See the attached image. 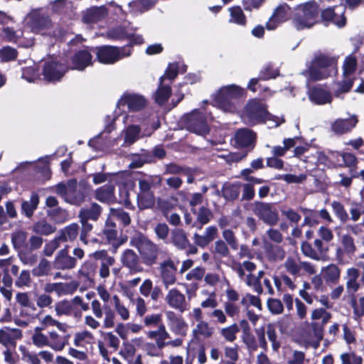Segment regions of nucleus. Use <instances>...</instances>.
<instances>
[{
  "label": "nucleus",
  "instance_id": "obj_1",
  "mask_svg": "<svg viewBox=\"0 0 364 364\" xmlns=\"http://www.w3.org/2000/svg\"><path fill=\"white\" fill-rule=\"evenodd\" d=\"M130 244L138 250L144 264L151 266L156 262L159 247L147 237L138 232L131 238Z\"/></svg>",
  "mask_w": 364,
  "mask_h": 364
},
{
  "label": "nucleus",
  "instance_id": "obj_2",
  "mask_svg": "<svg viewBox=\"0 0 364 364\" xmlns=\"http://www.w3.org/2000/svg\"><path fill=\"white\" fill-rule=\"evenodd\" d=\"M245 91L235 85L224 86L215 97V104L225 112H233L236 110V101L244 96Z\"/></svg>",
  "mask_w": 364,
  "mask_h": 364
},
{
  "label": "nucleus",
  "instance_id": "obj_3",
  "mask_svg": "<svg viewBox=\"0 0 364 364\" xmlns=\"http://www.w3.org/2000/svg\"><path fill=\"white\" fill-rule=\"evenodd\" d=\"M318 13V6L314 2L299 6L292 18L294 26L298 31L312 27L317 22Z\"/></svg>",
  "mask_w": 364,
  "mask_h": 364
},
{
  "label": "nucleus",
  "instance_id": "obj_4",
  "mask_svg": "<svg viewBox=\"0 0 364 364\" xmlns=\"http://www.w3.org/2000/svg\"><path fill=\"white\" fill-rule=\"evenodd\" d=\"M256 267V264L250 261L234 262L232 264V269L237 274L240 279L243 281L248 287H252L256 293L262 294L263 289L261 282L252 274Z\"/></svg>",
  "mask_w": 364,
  "mask_h": 364
},
{
  "label": "nucleus",
  "instance_id": "obj_5",
  "mask_svg": "<svg viewBox=\"0 0 364 364\" xmlns=\"http://www.w3.org/2000/svg\"><path fill=\"white\" fill-rule=\"evenodd\" d=\"M55 193L66 202L73 205H80L85 198V191L81 185H77L76 179L68 180L66 183H60L55 186Z\"/></svg>",
  "mask_w": 364,
  "mask_h": 364
},
{
  "label": "nucleus",
  "instance_id": "obj_6",
  "mask_svg": "<svg viewBox=\"0 0 364 364\" xmlns=\"http://www.w3.org/2000/svg\"><path fill=\"white\" fill-rule=\"evenodd\" d=\"M27 23L31 31L41 35H50L53 23L50 16L41 9L32 10L26 16Z\"/></svg>",
  "mask_w": 364,
  "mask_h": 364
},
{
  "label": "nucleus",
  "instance_id": "obj_7",
  "mask_svg": "<svg viewBox=\"0 0 364 364\" xmlns=\"http://www.w3.org/2000/svg\"><path fill=\"white\" fill-rule=\"evenodd\" d=\"M266 106L259 100H252L245 106L242 118L245 123L250 125H255L269 119Z\"/></svg>",
  "mask_w": 364,
  "mask_h": 364
},
{
  "label": "nucleus",
  "instance_id": "obj_8",
  "mask_svg": "<svg viewBox=\"0 0 364 364\" xmlns=\"http://www.w3.org/2000/svg\"><path fill=\"white\" fill-rule=\"evenodd\" d=\"M132 49L129 46L115 47L105 46L97 48L98 60L105 64H113L117 61L130 56Z\"/></svg>",
  "mask_w": 364,
  "mask_h": 364
},
{
  "label": "nucleus",
  "instance_id": "obj_9",
  "mask_svg": "<svg viewBox=\"0 0 364 364\" xmlns=\"http://www.w3.org/2000/svg\"><path fill=\"white\" fill-rule=\"evenodd\" d=\"M286 272L294 277H301L305 273L315 274L316 266L309 262L301 261L299 257L289 256L282 264Z\"/></svg>",
  "mask_w": 364,
  "mask_h": 364
},
{
  "label": "nucleus",
  "instance_id": "obj_10",
  "mask_svg": "<svg viewBox=\"0 0 364 364\" xmlns=\"http://www.w3.org/2000/svg\"><path fill=\"white\" fill-rule=\"evenodd\" d=\"M252 210L259 220L268 225H276L279 220L277 209L272 203L256 201L253 203Z\"/></svg>",
  "mask_w": 364,
  "mask_h": 364
},
{
  "label": "nucleus",
  "instance_id": "obj_11",
  "mask_svg": "<svg viewBox=\"0 0 364 364\" xmlns=\"http://www.w3.org/2000/svg\"><path fill=\"white\" fill-rule=\"evenodd\" d=\"M356 65L357 61L355 57L348 55L346 58L343 66V80L337 84L338 88L335 91L336 96L338 97L341 93L347 92L350 90L355 80Z\"/></svg>",
  "mask_w": 364,
  "mask_h": 364
},
{
  "label": "nucleus",
  "instance_id": "obj_12",
  "mask_svg": "<svg viewBox=\"0 0 364 364\" xmlns=\"http://www.w3.org/2000/svg\"><path fill=\"white\" fill-rule=\"evenodd\" d=\"M185 125L188 131L198 135L204 136L210 132L205 115L197 111H194L186 117Z\"/></svg>",
  "mask_w": 364,
  "mask_h": 364
},
{
  "label": "nucleus",
  "instance_id": "obj_13",
  "mask_svg": "<svg viewBox=\"0 0 364 364\" xmlns=\"http://www.w3.org/2000/svg\"><path fill=\"white\" fill-rule=\"evenodd\" d=\"M90 307L92 314L99 319H101L105 315L102 321L103 328H112L115 325L116 314L109 306L105 304L102 307L101 303L97 299H94L91 301Z\"/></svg>",
  "mask_w": 364,
  "mask_h": 364
},
{
  "label": "nucleus",
  "instance_id": "obj_14",
  "mask_svg": "<svg viewBox=\"0 0 364 364\" xmlns=\"http://www.w3.org/2000/svg\"><path fill=\"white\" fill-rule=\"evenodd\" d=\"M93 257L100 262L97 264L99 277L105 281L110 276V267L115 264V258L108 255L106 250H98L95 252Z\"/></svg>",
  "mask_w": 364,
  "mask_h": 364
},
{
  "label": "nucleus",
  "instance_id": "obj_15",
  "mask_svg": "<svg viewBox=\"0 0 364 364\" xmlns=\"http://www.w3.org/2000/svg\"><path fill=\"white\" fill-rule=\"evenodd\" d=\"M67 71L66 67L55 61L46 62L43 66V75L45 80L55 82L60 80Z\"/></svg>",
  "mask_w": 364,
  "mask_h": 364
},
{
  "label": "nucleus",
  "instance_id": "obj_16",
  "mask_svg": "<svg viewBox=\"0 0 364 364\" xmlns=\"http://www.w3.org/2000/svg\"><path fill=\"white\" fill-rule=\"evenodd\" d=\"M120 261L122 264L129 269L130 274L142 272L144 270L139 256L133 250H125L121 255Z\"/></svg>",
  "mask_w": 364,
  "mask_h": 364
},
{
  "label": "nucleus",
  "instance_id": "obj_17",
  "mask_svg": "<svg viewBox=\"0 0 364 364\" xmlns=\"http://www.w3.org/2000/svg\"><path fill=\"white\" fill-rule=\"evenodd\" d=\"M146 100L141 95L124 93L117 102V106L127 105L129 111L137 112L146 106Z\"/></svg>",
  "mask_w": 364,
  "mask_h": 364
},
{
  "label": "nucleus",
  "instance_id": "obj_18",
  "mask_svg": "<svg viewBox=\"0 0 364 364\" xmlns=\"http://www.w3.org/2000/svg\"><path fill=\"white\" fill-rule=\"evenodd\" d=\"M290 14L291 9L287 4L279 5L267 22L266 28L268 30H274L281 23L287 21L290 17Z\"/></svg>",
  "mask_w": 364,
  "mask_h": 364
},
{
  "label": "nucleus",
  "instance_id": "obj_19",
  "mask_svg": "<svg viewBox=\"0 0 364 364\" xmlns=\"http://www.w3.org/2000/svg\"><path fill=\"white\" fill-rule=\"evenodd\" d=\"M55 312L58 316H71L77 319L82 316L80 309L75 306L74 297L71 300L64 299L56 302Z\"/></svg>",
  "mask_w": 364,
  "mask_h": 364
},
{
  "label": "nucleus",
  "instance_id": "obj_20",
  "mask_svg": "<svg viewBox=\"0 0 364 364\" xmlns=\"http://www.w3.org/2000/svg\"><path fill=\"white\" fill-rule=\"evenodd\" d=\"M166 303L172 309L181 313L187 309L188 303L186 296L177 288H172L165 296Z\"/></svg>",
  "mask_w": 364,
  "mask_h": 364
},
{
  "label": "nucleus",
  "instance_id": "obj_21",
  "mask_svg": "<svg viewBox=\"0 0 364 364\" xmlns=\"http://www.w3.org/2000/svg\"><path fill=\"white\" fill-rule=\"evenodd\" d=\"M159 270L163 284L166 289L176 282V267L171 259L164 261L159 265Z\"/></svg>",
  "mask_w": 364,
  "mask_h": 364
},
{
  "label": "nucleus",
  "instance_id": "obj_22",
  "mask_svg": "<svg viewBox=\"0 0 364 364\" xmlns=\"http://www.w3.org/2000/svg\"><path fill=\"white\" fill-rule=\"evenodd\" d=\"M358 122V116L355 114H353L348 119L338 118L331 124V129L335 134L343 135L350 132Z\"/></svg>",
  "mask_w": 364,
  "mask_h": 364
},
{
  "label": "nucleus",
  "instance_id": "obj_23",
  "mask_svg": "<svg viewBox=\"0 0 364 364\" xmlns=\"http://www.w3.org/2000/svg\"><path fill=\"white\" fill-rule=\"evenodd\" d=\"M343 14L344 7L340 6L323 10L321 17L326 22H331L338 27H342L346 25V18Z\"/></svg>",
  "mask_w": 364,
  "mask_h": 364
},
{
  "label": "nucleus",
  "instance_id": "obj_24",
  "mask_svg": "<svg viewBox=\"0 0 364 364\" xmlns=\"http://www.w3.org/2000/svg\"><path fill=\"white\" fill-rule=\"evenodd\" d=\"M22 336V331L18 328L0 329V343L5 348H16V341L21 339Z\"/></svg>",
  "mask_w": 364,
  "mask_h": 364
},
{
  "label": "nucleus",
  "instance_id": "obj_25",
  "mask_svg": "<svg viewBox=\"0 0 364 364\" xmlns=\"http://www.w3.org/2000/svg\"><path fill=\"white\" fill-rule=\"evenodd\" d=\"M76 264V259L69 255L67 247L60 250L57 253L53 262L54 267L61 270L73 269Z\"/></svg>",
  "mask_w": 364,
  "mask_h": 364
},
{
  "label": "nucleus",
  "instance_id": "obj_26",
  "mask_svg": "<svg viewBox=\"0 0 364 364\" xmlns=\"http://www.w3.org/2000/svg\"><path fill=\"white\" fill-rule=\"evenodd\" d=\"M70 337L65 332L60 334L55 330H50L48 331V347L56 352L62 351L68 345Z\"/></svg>",
  "mask_w": 364,
  "mask_h": 364
},
{
  "label": "nucleus",
  "instance_id": "obj_27",
  "mask_svg": "<svg viewBox=\"0 0 364 364\" xmlns=\"http://www.w3.org/2000/svg\"><path fill=\"white\" fill-rule=\"evenodd\" d=\"M360 272L355 267H350L346 269V287L349 294H354L360 288V282L358 279Z\"/></svg>",
  "mask_w": 364,
  "mask_h": 364
},
{
  "label": "nucleus",
  "instance_id": "obj_28",
  "mask_svg": "<svg viewBox=\"0 0 364 364\" xmlns=\"http://www.w3.org/2000/svg\"><path fill=\"white\" fill-rule=\"evenodd\" d=\"M256 134L247 128L238 129L235 134V144L240 147L254 146Z\"/></svg>",
  "mask_w": 364,
  "mask_h": 364
},
{
  "label": "nucleus",
  "instance_id": "obj_29",
  "mask_svg": "<svg viewBox=\"0 0 364 364\" xmlns=\"http://www.w3.org/2000/svg\"><path fill=\"white\" fill-rule=\"evenodd\" d=\"M107 11L105 6H93L83 12L82 21L85 23H94L105 18Z\"/></svg>",
  "mask_w": 364,
  "mask_h": 364
},
{
  "label": "nucleus",
  "instance_id": "obj_30",
  "mask_svg": "<svg viewBox=\"0 0 364 364\" xmlns=\"http://www.w3.org/2000/svg\"><path fill=\"white\" fill-rule=\"evenodd\" d=\"M309 97L311 102L317 105H324L332 101L330 92L319 86L314 87L309 90Z\"/></svg>",
  "mask_w": 364,
  "mask_h": 364
},
{
  "label": "nucleus",
  "instance_id": "obj_31",
  "mask_svg": "<svg viewBox=\"0 0 364 364\" xmlns=\"http://www.w3.org/2000/svg\"><path fill=\"white\" fill-rule=\"evenodd\" d=\"M264 248L266 257L270 262L282 261L285 258L286 252L281 246L273 245L264 240Z\"/></svg>",
  "mask_w": 364,
  "mask_h": 364
},
{
  "label": "nucleus",
  "instance_id": "obj_32",
  "mask_svg": "<svg viewBox=\"0 0 364 364\" xmlns=\"http://www.w3.org/2000/svg\"><path fill=\"white\" fill-rule=\"evenodd\" d=\"M166 316L171 331L177 335L184 336L188 329V325L185 321L182 318L177 316L173 311H168Z\"/></svg>",
  "mask_w": 364,
  "mask_h": 364
},
{
  "label": "nucleus",
  "instance_id": "obj_33",
  "mask_svg": "<svg viewBox=\"0 0 364 364\" xmlns=\"http://www.w3.org/2000/svg\"><path fill=\"white\" fill-rule=\"evenodd\" d=\"M92 55L88 50H79L72 58V68L83 70L92 64Z\"/></svg>",
  "mask_w": 364,
  "mask_h": 364
},
{
  "label": "nucleus",
  "instance_id": "obj_34",
  "mask_svg": "<svg viewBox=\"0 0 364 364\" xmlns=\"http://www.w3.org/2000/svg\"><path fill=\"white\" fill-rule=\"evenodd\" d=\"M336 62L337 60L335 58L320 53L314 56L311 63H314L316 66L323 68V70H329V72L336 74L337 71Z\"/></svg>",
  "mask_w": 364,
  "mask_h": 364
},
{
  "label": "nucleus",
  "instance_id": "obj_35",
  "mask_svg": "<svg viewBox=\"0 0 364 364\" xmlns=\"http://www.w3.org/2000/svg\"><path fill=\"white\" fill-rule=\"evenodd\" d=\"M77 284L75 282L70 283H48L45 285L44 290L46 293L57 292L58 294H70L75 291Z\"/></svg>",
  "mask_w": 364,
  "mask_h": 364
},
{
  "label": "nucleus",
  "instance_id": "obj_36",
  "mask_svg": "<svg viewBox=\"0 0 364 364\" xmlns=\"http://www.w3.org/2000/svg\"><path fill=\"white\" fill-rule=\"evenodd\" d=\"M28 308H20L18 313L14 316V323L21 328H26L36 319V316L31 312Z\"/></svg>",
  "mask_w": 364,
  "mask_h": 364
},
{
  "label": "nucleus",
  "instance_id": "obj_37",
  "mask_svg": "<svg viewBox=\"0 0 364 364\" xmlns=\"http://www.w3.org/2000/svg\"><path fill=\"white\" fill-rule=\"evenodd\" d=\"M162 178L160 176H149L139 180V193H153V187L160 186Z\"/></svg>",
  "mask_w": 364,
  "mask_h": 364
},
{
  "label": "nucleus",
  "instance_id": "obj_38",
  "mask_svg": "<svg viewBox=\"0 0 364 364\" xmlns=\"http://www.w3.org/2000/svg\"><path fill=\"white\" fill-rule=\"evenodd\" d=\"M214 333V328L210 326L205 321L198 322L193 329V335L195 338H209Z\"/></svg>",
  "mask_w": 364,
  "mask_h": 364
},
{
  "label": "nucleus",
  "instance_id": "obj_39",
  "mask_svg": "<svg viewBox=\"0 0 364 364\" xmlns=\"http://www.w3.org/2000/svg\"><path fill=\"white\" fill-rule=\"evenodd\" d=\"M323 277L326 283L336 284L341 277V269L336 264H331L322 269Z\"/></svg>",
  "mask_w": 364,
  "mask_h": 364
},
{
  "label": "nucleus",
  "instance_id": "obj_40",
  "mask_svg": "<svg viewBox=\"0 0 364 364\" xmlns=\"http://www.w3.org/2000/svg\"><path fill=\"white\" fill-rule=\"evenodd\" d=\"M102 208L97 203H92L90 207L82 208L79 213L80 220L88 221L89 220L96 221L100 215Z\"/></svg>",
  "mask_w": 364,
  "mask_h": 364
},
{
  "label": "nucleus",
  "instance_id": "obj_41",
  "mask_svg": "<svg viewBox=\"0 0 364 364\" xmlns=\"http://www.w3.org/2000/svg\"><path fill=\"white\" fill-rule=\"evenodd\" d=\"M39 204V196L36 193H32L28 200L21 201V212L30 218L33 215Z\"/></svg>",
  "mask_w": 364,
  "mask_h": 364
},
{
  "label": "nucleus",
  "instance_id": "obj_42",
  "mask_svg": "<svg viewBox=\"0 0 364 364\" xmlns=\"http://www.w3.org/2000/svg\"><path fill=\"white\" fill-rule=\"evenodd\" d=\"M188 239L186 232L182 229H175L171 232V242L178 250H183L188 245Z\"/></svg>",
  "mask_w": 364,
  "mask_h": 364
},
{
  "label": "nucleus",
  "instance_id": "obj_43",
  "mask_svg": "<svg viewBox=\"0 0 364 364\" xmlns=\"http://www.w3.org/2000/svg\"><path fill=\"white\" fill-rule=\"evenodd\" d=\"M305 73L308 75L309 79L314 81L321 80L334 75L329 70H323V68L315 65L313 63Z\"/></svg>",
  "mask_w": 364,
  "mask_h": 364
},
{
  "label": "nucleus",
  "instance_id": "obj_44",
  "mask_svg": "<svg viewBox=\"0 0 364 364\" xmlns=\"http://www.w3.org/2000/svg\"><path fill=\"white\" fill-rule=\"evenodd\" d=\"M147 336L151 339H154L159 347H165L166 339L170 338V335L166 331L164 324L159 325L156 331L147 332Z\"/></svg>",
  "mask_w": 364,
  "mask_h": 364
},
{
  "label": "nucleus",
  "instance_id": "obj_45",
  "mask_svg": "<svg viewBox=\"0 0 364 364\" xmlns=\"http://www.w3.org/2000/svg\"><path fill=\"white\" fill-rule=\"evenodd\" d=\"M112 300L114 308V314H117L122 321H128L130 318V311L128 307L124 304L117 294L112 296Z\"/></svg>",
  "mask_w": 364,
  "mask_h": 364
},
{
  "label": "nucleus",
  "instance_id": "obj_46",
  "mask_svg": "<svg viewBox=\"0 0 364 364\" xmlns=\"http://www.w3.org/2000/svg\"><path fill=\"white\" fill-rule=\"evenodd\" d=\"M114 188L112 185H106L96 190L95 198L103 203H112L114 200Z\"/></svg>",
  "mask_w": 364,
  "mask_h": 364
},
{
  "label": "nucleus",
  "instance_id": "obj_47",
  "mask_svg": "<svg viewBox=\"0 0 364 364\" xmlns=\"http://www.w3.org/2000/svg\"><path fill=\"white\" fill-rule=\"evenodd\" d=\"M79 227L76 223H73L60 231L58 237L63 242L75 240L78 235Z\"/></svg>",
  "mask_w": 364,
  "mask_h": 364
},
{
  "label": "nucleus",
  "instance_id": "obj_48",
  "mask_svg": "<svg viewBox=\"0 0 364 364\" xmlns=\"http://www.w3.org/2000/svg\"><path fill=\"white\" fill-rule=\"evenodd\" d=\"M171 94V89L170 84L160 82V85L154 94L155 102L159 105H163L167 102Z\"/></svg>",
  "mask_w": 364,
  "mask_h": 364
},
{
  "label": "nucleus",
  "instance_id": "obj_49",
  "mask_svg": "<svg viewBox=\"0 0 364 364\" xmlns=\"http://www.w3.org/2000/svg\"><path fill=\"white\" fill-rule=\"evenodd\" d=\"M32 230L36 234L46 236L55 232L56 228L46 220H41L33 225Z\"/></svg>",
  "mask_w": 364,
  "mask_h": 364
},
{
  "label": "nucleus",
  "instance_id": "obj_50",
  "mask_svg": "<svg viewBox=\"0 0 364 364\" xmlns=\"http://www.w3.org/2000/svg\"><path fill=\"white\" fill-rule=\"evenodd\" d=\"M97 264L92 261H85L81 266L79 274L89 281H93L97 274Z\"/></svg>",
  "mask_w": 364,
  "mask_h": 364
},
{
  "label": "nucleus",
  "instance_id": "obj_51",
  "mask_svg": "<svg viewBox=\"0 0 364 364\" xmlns=\"http://www.w3.org/2000/svg\"><path fill=\"white\" fill-rule=\"evenodd\" d=\"M140 128L137 125H129L124 131V141L123 146H127L134 144L138 139Z\"/></svg>",
  "mask_w": 364,
  "mask_h": 364
},
{
  "label": "nucleus",
  "instance_id": "obj_52",
  "mask_svg": "<svg viewBox=\"0 0 364 364\" xmlns=\"http://www.w3.org/2000/svg\"><path fill=\"white\" fill-rule=\"evenodd\" d=\"M42 331L43 328L36 327L31 336L33 345L38 348L48 347V333L45 334Z\"/></svg>",
  "mask_w": 364,
  "mask_h": 364
},
{
  "label": "nucleus",
  "instance_id": "obj_53",
  "mask_svg": "<svg viewBox=\"0 0 364 364\" xmlns=\"http://www.w3.org/2000/svg\"><path fill=\"white\" fill-rule=\"evenodd\" d=\"M155 204V196L154 193H138L137 205L139 209H148L152 208Z\"/></svg>",
  "mask_w": 364,
  "mask_h": 364
},
{
  "label": "nucleus",
  "instance_id": "obj_54",
  "mask_svg": "<svg viewBox=\"0 0 364 364\" xmlns=\"http://www.w3.org/2000/svg\"><path fill=\"white\" fill-rule=\"evenodd\" d=\"M39 322L41 325L40 328H43V330L48 327L55 326L60 331H66V325L55 319L50 314H46L42 318H40Z\"/></svg>",
  "mask_w": 364,
  "mask_h": 364
},
{
  "label": "nucleus",
  "instance_id": "obj_55",
  "mask_svg": "<svg viewBox=\"0 0 364 364\" xmlns=\"http://www.w3.org/2000/svg\"><path fill=\"white\" fill-rule=\"evenodd\" d=\"M51 271L50 262L45 259L42 258L38 265L32 269V274L34 277H41L48 276Z\"/></svg>",
  "mask_w": 364,
  "mask_h": 364
},
{
  "label": "nucleus",
  "instance_id": "obj_56",
  "mask_svg": "<svg viewBox=\"0 0 364 364\" xmlns=\"http://www.w3.org/2000/svg\"><path fill=\"white\" fill-rule=\"evenodd\" d=\"M240 185L237 184H225L222 188L223 196L228 200H234L240 195Z\"/></svg>",
  "mask_w": 364,
  "mask_h": 364
},
{
  "label": "nucleus",
  "instance_id": "obj_57",
  "mask_svg": "<svg viewBox=\"0 0 364 364\" xmlns=\"http://www.w3.org/2000/svg\"><path fill=\"white\" fill-rule=\"evenodd\" d=\"M239 332L240 328L236 323H233L229 326L220 329V334L228 342L235 341L237 338L236 335Z\"/></svg>",
  "mask_w": 364,
  "mask_h": 364
},
{
  "label": "nucleus",
  "instance_id": "obj_58",
  "mask_svg": "<svg viewBox=\"0 0 364 364\" xmlns=\"http://www.w3.org/2000/svg\"><path fill=\"white\" fill-rule=\"evenodd\" d=\"M27 234L26 232L18 230L14 232L11 235V242L14 247L19 251L26 245Z\"/></svg>",
  "mask_w": 364,
  "mask_h": 364
},
{
  "label": "nucleus",
  "instance_id": "obj_59",
  "mask_svg": "<svg viewBox=\"0 0 364 364\" xmlns=\"http://www.w3.org/2000/svg\"><path fill=\"white\" fill-rule=\"evenodd\" d=\"M16 301L21 306V308H28L33 311H36V306L31 301L27 292L17 293L16 294Z\"/></svg>",
  "mask_w": 364,
  "mask_h": 364
},
{
  "label": "nucleus",
  "instance_id": "obj_60",
  "mask_svg": "<svg viewBox=\"0 0 364 364\" xmlns=\"http://www.w3.org/2000/svg\"><path fill=\"white\" fill-rule=\"evenodd\" d=\"M93 338V334L85 330L81 332H77L75 334L73 343L77 347H83L85 343H89Z\"/></svg>",
  "mask_w": 364,
  "mask_h": 364
},
{
  "label": "nucleus",
  "instance_id": "obj_61",
  "mask_svg": "<svg viewBox=\"0 0 364 364\" xmlns=\"http://www.w3.org/2000/svg\"><path fill=\"white\" fill-rule=\"evenodd\" d=\"M22 35L21 31H14L12 28L4 27L0 36L6 41L17 43Z\"/></svg>",
  "mask_w": 364,
  "mask_h": 364
},
{
  "label": "nucleus",
  "instance_id": "obj_62",
  "mask_svg": "<svg viewBox=\"0 0 364 364\" xmlns=\"http://www.w3.org/2000/svg\"><path fill=\"white\" fill-rule=\"evenodd\" d=\"M19 350L22 355V360L30 364H41L38 353L30 352L26 346H20Z\"/></svg>",
  "mask_w": 364,
  "mask_h": 364
},
{
  "label": "nucleus",
  "instance_id": "obj_63",
  "mask_svg": "<svg viewBox=\"0 0 364 364\" xmlns=\"http://www.w3.org/2000/svg\"><path fill=\"white\" fill-rule=\"evenodd\" d=\"M213 253L220 257H228L230 255L227 243L223 240H218L215 242Z\"/></svg>",
  "mask_w": 364,
  "mask_h": 364
},
{
  "label": "nucleus",
  "instance_id": "obj_64",
  "mask_svg": "<svg viewBox=\"0 0 364 364\" xmlns=\"http://www.w3.org/2000/svg\"><path fill=\"white\" fill-rule=\"evenodd\" d=\"M341 242L344 252L349 256H353L356 250L353 238L349 235H344L341 237Z\"/></svg>",
  "mask_w": 364,
  "mask_h": 364
}]
</instances>
